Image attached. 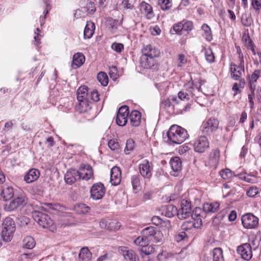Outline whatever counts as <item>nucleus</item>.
Segmentation results:
<instances>
[{
  "mask_svg": "<svg viewBox=\"0 0 261 261\" xmlns=\"http://www.w3.org/2000/svg\"><path fill=\"white\" fill-rule=\"evenodd\" d=\"M168 142L170 144H179L189 137L186 129L177 125H172L167 133Z\"/></svg>",
  "mask_w": 261,
  "mask_h": 261,
  "instance_id": "1",
  "label": "nucleus"
},
{
  "mask_svg": "<svg viewBox=\"0 0 261 261\" xmlns=\"http://www.w3.org/2000/svg\"><path fill=\"white\" fill-rule=\"evenodd\" d=\"M191 216L194 222H193L192 225L195 228H199L202 225V218L205 217V212H204L203 208L197 207L191 213Z\"/></svg>",
  "mask_w": 261,
  "mask_h": 261,
  "instance_id": "14",
  "label": "nucleus"
},
{
  "mask_svg": "<svg viewBox=\"0 0 261 261\" xmlns=\"http://www.w3.org/2000/svg\"><path fill=\"white\" fill-rule=\"evenodd\" d=\"M239 178L249 183H255L257 179L255 176L247 174L246 173H241L239 175Z\"/></svg>",
  "mask_w": 261,
  "mask_h": 261,
  "instance_id": "45",
  "label": "nucleus"
},
{
  "mask_svg": "<svg viewBox=\"0 0 261 261\" xmlns=\"http://www.w3.org/2000/svg\"><path fill=\"white\" fill-rule=\"evenodd\" d=\"M99 226L101 228L115 231L119 229L121 225L116 220L102 219L99 222Z\"/></svg>",
  "mask_w": 261,
  "mask_h": 261,
  "instance_id": "17",
  "label": "nucleus"
},
{
  "mask_svg": "<svg viewBox=\"0 0 261 261\" xmlns=\"http://www.w3.org/2000/svg\"><path fill=\"white\" fill-rule=\"evenodd\" d=\"M121 179V172L119 167H114L111 169L110 182L113 186L119 185Z\"/></svg>",
  "mask_w": 261,
  "mask_h": 261,
  "instance_id": "22",
  "label": "nucleus"
},
{
  "mask_svg": "<svg viewBox=\"0 0 261 261\" xmlns=\"http://www.w3.org/2000/svg\"><path fill=\"white\" fill-rule=\"evenodd\" d=\"M36 242L33 238L31 236H27L23 240V247L25 248L31 249L33 248Z\"/></svg>",
  "mask_w": 261,
  "mask_h": 261,
  "instance_id": "41",
  "label": "nucleus"
},
{
  "mask_svg": "<svg viewBox=\"0 0 261 261\" xmlns=\"http://www.w3.org/2000/svg\"><path fill=\"white\" fill-rule=\"evenodd\" d=\"M140 177L138 175H134L131 177V183L133 189L135 192H138L140 190L141 187Z\"/></svg>",
  "mask_w": 261,
  "mask_h": 261,
  "instance_id": "40",
  "label": "nucleus"
},
{
  "mask_svg": "<svg viewBox=\"0 0 261 261\" xmlns=\"http://www.w3.org/2000/svg\"><path fill=\"white\" fill-rule=\"evenodd\" d=\"M220 158V151L218 149L213 150L209 156V165L212 167H216Z\"/></svg>",
  "mask_w": 261,
  "mask_h": 261,
  "instance_id": "31",
  "label": "nucleus"
},
{
  "mask_svg": "<svg viewBox=\"0 0 261 261\" xmlns=\"http://www.w3.org/2000/svg\"><path fill=\"white\" fill-rule=\"evenodd\" d=\"M170 164L172 170L170 174L174 176H178L181 169V161L180 158L177 156L171 158Z\"/></svg>",
  "mask_w": 261,
  "mask_h": 261,
  "instance_id": "19",
  "label": "nucleus"
},
{
  "mask_svg": "<svg viewBox=\"0 0 261 261\" xmlns=\"http://www.w3.org/2000/svg\"><path fill=\"white\" fill-rule=\"evenodd\" d=\"M142 53L143 55L153 58L158 57L160 55V50L150 44L144 46L142 49Z\"/></svg>",
  "mask_w": 261,
  "mask_h": 261,
  "instance_id": "23",
  "label": "nucleus"
},
{
  "mask_svg": "<svg viewBox=\"0 0 261 261\" xmlns=\"http://www.w3.org/2000/svg\"><path fill=\"white\" fill-rule=\"evenodd\" d=\"M244 70V69L239 66H234L233 67L231 66L230 71H231V78L234 79V80H240L241 76V71Z\"/></svg>",
  "mask_w": 261,
  "mask_h": 261,
  "instance_id": "38",
  "label": "nucleus"
},
{
  "mask_svg": "<svg viewBox=\"0 0 261 261\" xmlns=\"http://www.w3.org/2000/svg\"><path fill=\"white\" fill-rule=\"evenodd\" d=\"M213 261H224L222 250L220 248H215L212 252Z\"/></svg>",
  "mask_w": 261,
  "mask_h": 261,
  "instance_id": "42",
  "label": "nucleus"
},
{
  "mask_svg": "<svg viewBox=\"0 0 261 261\" xmlns=\"http://www.w3.org/2000/svg\"><path fill=\"white\" fill-rule=\"evenodd\" d=\"M79 257L82 261H89L91 259L92 253L87 247H83L80 250Z\"/></svg>",
  "mask_w": 261,
  "mask_h": 261,
  "instance_id": "36",
  "label": "nucleus"
},
{
  "mask_svg": "<svg viewBox=\"0 0 261 261\" xmlns=\"http://www.w3.org/2000/svg\"><path fill=\"white\" fill-rule=\"evenodd\" d=\"M155 58L142 54L140 62L141 66L146 69H155L156 66Z\"/></svg>",
  "mask_w": 261,
  "mask_h": 261,
  "instance_id": "20",
  "label": "nucleus"
},
{
  "mask_svg": "<svg viewBox=\"0 0 261 261\" xmlns=\"http://www.w3.org/2000/svg\"><path fill=\"white\" fill-rule=\"evenodd\" d=\"M78 172L80 179L82 178L86 180L90 179L93 175L92 168L89 165H84L81 166Z\"/></svg>",
  "mask_w": 261,
  "mask_h": 261,
  "instance_id": "21",
  "label": "nucleus"
},
{
  "mask_svg": "<svg viewBox=\"0 0 261 261\" xmlns=\"http://www.w3.org/2000/svg\"><path fill=\"white\" fill-rule=\"evenodd\" d=\"M195 151L202 153L209 147V142L207 138L202 136L197 138L194 144Z\"/></svg>",
  "mask_w": 261,
  "mask_h": 261,
  "instance_id": "16",
  "label": "nucleus"
},
{
  "mask_svg": "<svg viewBox=\"0 0 261 261\" xmlns=\"http://www.w3.org/2000/svg\"><path fill=\"white\" fill-rule=\"evenodd\" d=\"M35 255L33 253H24L20 255L19 261H29L30 259H32Z\"/></svg>",
  "mask_w": 261,
  "mask_h": 261,
  "instance_id": "56",
  "label": "nucleus"
},
{
  "mask_svg": "<svg viewBox=\"0 0 261 261\" xmlns=\"http://www.w3.org/2000/svg\"><path fill=\"white\" fill-rule=\"evenodd\" d=\"M130 125L133 126H138L141 121V114L138 111H133L129 115Z\"/></svg>",
  "mask_w": 261,
  "mask_h": 261,
  "instance_id": "30",
  "label": "nucleus"
},
{
  "mask_svg": "<svg viewBox=\"0 0 261 261\" xmlns=\"http://www.w3.org/2000/svg\"><path fill=\"white\" fill-rule=\"evenodd\" d=\"M241 22L245 27H250L253 23V20L250 14L243 13L241 17Z\"/></svg>",
  "mask_w": 261,
  "mask_h": 261,
  "instance_id": "43",
  "label": "nucleus"
},
{
  "mask_svg": "<svg viewBox=\"0 0 261 261\" xmlns=\"http://www.w3.org/2000/svg\"><path fill=\"white\" fill-rule=\"evenodd\" d=\"M75 210L79 214H86L89 212L90 208L84 203H80L75 207Z\"/></svg>",
  "mask_w": 261,
  "mask_h": 261,
  "instance_id": "44",
  "label": "nucleus"
},
{
  "mask_svg": "<svg viewBox=\"0 0 261 261\" xmlns=\"http://www.w3.org/2000/svg\"><path fill=\"white\" fill-rule=\"evenodd\" d=\"M13 200L16 203V205H17V206L19 207L27 203V198L24 195L21 194L20 195L14 198Z\"/></svg>",
  "mask_w": 261,
  "mask_h": 261,
  "instance_id": "50",
  "label": "nucleus"
},
{
  "mask_svg": "<svg viewBox=\"0 0 261 261\" xmlns=\"http://www.w3.org/2000/svg\"><path fill=\"white\" fill-rule=\"evenodd\" d=\"M40 30L39 28H37L36 31H35V36L34 37L36 45H38L40 44V40H41L42 37V36L40 34Z\"/></svg>",
  "mask_w": 261,
  "mask_h": 261,
  "instance_id": "57",
  "label": "nucleus"
},
{
  "mask_svg": "<svg viewBox=\"0 0 261 261\" xmlns=\"http://www.w3.org/2000/svg\"><path fill=\"white\" fill-rule=\"evenodd\" d=\"M105 193V188L103 185L100 182L94 184L90 190L91 197L96 200L101 199Z\"/></svg>",
  "mask_w": 261,
  "mask_h": 261,
  "instance_id": "12",
  "label": "nucleus"
},
{
  "mask_svg": "<svg viewBox=\"0 0 261 261\" xmlns=\"http://www.w3.org/2000/svg\"><path fill=\"white\" fill-rule=\"evenodd\" d=\"M20 225L21 226H25L30 223V219L27 216H21L18 218Z\"/></svg>",
  "mask_w": 261,
  "mask_h": 261,
  "instance_id": "59",
  "label": "nucleus"
},
{
  "mask_svg": "<svg viewBox=\"0 0 261 261\" xmlns=\"http://www.w3.org/2000/svg\"><path fill=\"white\" fill-rule=\"evenodd\" d=\"M89 96H90L91 99L94 101L96 102L99 100V95L96 90H93L92 91H91Z\"/></svg>",
  "mask_w": 261,
  "mask_h": 261,
  "instance_id": "60",
  "label": "nucleus"
},
{
  "mask_svg": "<svg viewBox=\"0 0 261 261\" xmlns=\"http://www.w3.org/2000/svg\"><path fill=\"white\" fill-rule=\"evenodd\" d=\"M245 81L243 79H241L238 82L235 83L232 87V91L233 92V97H236L237 100L241 99V93L245 86Z\"/></svg>",
  "mask_w": 261,
  "mask_h": 261,
  "instance_id": "24",
  "label": "nucleus"
},
{
  "mask_svg": "<svg viewBox=\"0 0 261 261\" xmlns=\"http://www.w3.org/2000/svg\"><path fill=\"white\" fill-rule=\"evenodd\" d=\"M85 61V57L81 53L75 54L73 56L71 67L76 69L81 67Z\"/></svg>",
  "mask_w": 261,
  "mask_h": 261,
  "instance_id": "28",
  "label": "nucleus"
},
{
  "mask_svg": "<svg viewBox=\"0 0 261 261\" xmlns=\"http://www.w3.org/2000/svg\"><path fill=\"white\" fill-rule=\"evenodd\" d=\"M237 251L242 258L247 261L250 260L252 257V248L248 243H245L239 246Z\"/></svg>",
  "mask_w": 261,
  "mask_h": 261,
  "instance_id": "18",
  "label": "nucleus"
},
{
  "mask_svg": "<svg viewBox=\"0 0 261 261\" xmlns=\"http://www.w3.org/2000/svg\"><path fill=\"white\" fill-rule=\"evenodd\" d=\"M162 214L167 217L171 218L176 215H177V209L173 205H168L163 208Z\"/></svg>",
  "mask_w": 261,
  "mask_h": 261,
  "instance_id": "32",
  "label": "nucleus"
},
{
  "mask_svg": "<svg viewBox=\"0 0 261 261\" xmlns=\"http://www.w3.org/2000/svg\"><path fill=\"white\" fill-rule=\"evenodd\" d=\"M111 48L117 53H121L124 49V46L122 43H113L111 45Z\"/></svg>",
  "mask_w": 261,
  "mask_h": 261,
  "instance_id": "55",
  "label": "nucleus"
},
{
  "mask_svg": "<svg viewBox=\"0 0 261 261\" xmlns=\"http://www.w3.org/2000/svg\"><path fill=\"white\" fill-rule=\"evenodd\" d=\"M34 220L43 228H50L53 224V221L46 214L39 212L34 211L32 213Z\"/></svg>",
  "mask_w": 261,
  "mask_h": 261,
  "instance_id": "5",
  "label": "nucleus"
},
{
  "mask_svg": "<svg viewBox=\"0 0 261 261\" xmlns=\"http://www.w3.org/2000/svg\"><path fill=\"white\" fill-rule=\"evenodd\" d=\"M129 114V108L127 106L121 107L118 112L116 118V123L120 126L125 125L127 122Z\"/></svg>",
  "mask_w": 261,
  "mask_h": 261,
  "instance_id": "10",
  "label": "nucleus"
},
{
  "mask_svg": "<svg viewBox=\"0 0 261 261\" xmlns=\"http://www.w3.org/2000/svg\"><path fill=\"white\" fill-rule=\"evenodd\" d=\"M219 206L220 204L218 202H206L203 205V210L205 214H212L218 211Z\"/></svg>",
  "mask_w": 261,
  "mask_h": 261,
  "instance_id": "29",
  "label": "nucleus"
},
{
  "mask_svg": "<svg viewBox=\"0 0 261 261\" xmlns=\"http://www.w3.org/2000/svg\"><path fill=\"white\" fill-rule=\"evenodd\" d=\"M218 126L219 121L218 119L211 117L202 123L201 130L204 135H210L217 130Z\"/></svg>",
  "mask_w": 261,
  "mask_h": 261,
  "instance_id": "8",
  "label": "nucleus"
},
{
  "mask_svg": "<svg viewBox=\"0 0 261 261\" xmlns=\"http://www.w3.org/2000/svg\"><path fill=\"white\" fill-rule=\"evenodd\" d=\"M78 101L79 104L76 106V108L80 113H84L87 112L91 109L88 99H84L82 101Z\"/></svg>",
  "mask_w": 261,
  "mask_h": 261,
  "instance_id": "39",
  "label": "nucleus"
},
{
  "mask_svg": "<svg viewBox=\"0 0 261 261\" xmlns=\"http://www.w3.org/2000/svg\"><path fill=\"white\" fill-rule=\"evenodd\" d=\"M76 94L78 101L88 99L89 95L88 93V87L86 86L80 87L77 91Z\"/></svg>",
  "mask_w": 261,
  "mask_h": 261,
  "instance_id": "33",
  "label": "nucleus"
},
{
  "mask_svg": "<svg viewBox=\"0 0 261 261\" xmlns=\"http://www.w3.org/2000/svg\"><path fill=\"white\" fill-rule=\"evenodd\" d=\"M168 257V253L166 251H162L157 256V258L159 261H166Z\"/></svg>",
  "mask_w": 261,
  "mask_h": 261,
  "instance_id": "63",
  "label": "nucleus"
},
{
  "mask_svg": "<svg viewBox=\"0 0 261 261\" xmlns=\"http://www.w3.org/2000/svg\"><path fill=\"white\" fill-rule=\"evenodd\" d=\"M170 99L172 103V107L174 110V113L176 114L182 113L190 109L189 105H184L182 102L174 95L170 96Z\"/></svg>",
  "mask_w": 261,
  "mask_h": 261,
  "instance_id": "15",
  "label": "nucleus"
},
{
  "mask_svg": "<svg viewBox=\"0 0 261 261\" xmlns=\"http://www.w3.org/2000/svg\"><path fill=\"white\" fill-rule=\"evenodd\" d=\"M178 67H182L183 65L186 64V63H187V59H186L185 55L182 54L179 55L178 58Z\"/></svg>",
  "mask_w": 261,
  "mask_h": 261,
  "instance_id": "62",
  "label": "nucleus"
},
{
  "mask_svg": "<svg viewBox=\"0 0 261 261\" xmlns=\"http://www.w3.org/2000/svg\"><path fill=\"white\" fill-rule=\"evenodd\" d=\"M84 9L86 10L89 14H93L96 10L94 3L91 1L87 2L86 7Z\"/></svg>",
  "mask_w": 261,
  "mask_h": 261,
  "instance_id": "52",
  "label": "nucleus"
},
{
  "mask_svg": "<svg viewBox=\"0 0 261 261\" xmlns=\"http://www.w3.org/2000/svg\"><path fill=\"white\" fill-rule=\"evenodd\" d=\"M95 30L94 24L91 22H87L84 31V37L85 39H90L93 35Z\"/></svg>",
  "mask_w": 261,
  "mask_h": 261,
  "instance_id": "34",
  "label": "nucleus"
},
{
  "mask_svg": "<svg viewBox=\"0 0 261 261\" xmlns=\"http://www.w3.org/2000/svg\"><path fill=\"white\" fill-rule=\"evenodd\" d=\"M158 5L163 11L168 10L172 7V0H158Z\"/></svg>",
  "mask_w": 261,
  "mask_h": 261,
  "instance_id": "46",
  "label": "nucleus"
},
{
  "mask_svg": "<svg viewBox=\"0 0 261 261\" xmlns=\"http://www.w3.org/2000/svg\"><path fill=\"white\" fill-rule=\"evenodd\" d=\"M258 218L253 214L249 213L241 217L242 224L246 229H255L258 226Z\"/></svg>",
  "mask_w": 261,
  "mask_h": 261,
  "instance_id": "7",
  "label": "nucleus"
},
{
  "mask_svg": "<svg viewBox=\"0 0 261 261\" xmlns=\"http://www.w3.org/2000/svg\"><path fill=\"white\" fill-rule=\"evenodd\" d=\"M140 6L142 13L144 14L147 19H151L154 17V15L152 7L150 4L145 2H142L140 4Z\"/></svg>",
  "mask_w": 261,
  "mask_h": 261,
  "instance_id": "27",
  "label": "nucleus"
},
{
  "mask_svg": "<svg viewBox=\"0 0 261 261\" xmlns=\"http://www.w3.org/2000/svg\"><path fill=\"white\" fill-rule=\"evenodd\" d=\"M142 234L149 242H162L163 239L162 232L154 227H147L142 231Z\"/></svg>",
  "mask_w": 261,
  "mask_h": 261,
  "instance_id": "3",
  "label": "nucleus"
},
{
  "mask_svg": "<svg viewBox=\"0 0 261 261\" xmlns=\"http://www.w3.org/2000/svg\"><path fill=\"white\" fill-rule=\"evenodd\" d=\"M13 195L14 191L11 187L7 186L3 188L1 196L5 201L11 199L13 197Z\"/></svg>",
  "mask_w": 261,
  "mask_h": 261,
  "instance_id": "35",
  "label": "nucleus"
},
{
  "mask_svg": "<svg viewBox=\"0 0 261 261\" xmlns=\"http://www.w3.org/2000/svg\"><path fill=\"white\" fill-rule=\"evenodd\" d=\"M108 146L112 150H117L119 148V145L115 139H111L108 142Z\"/></svg>",
  "mask_w": 261,
  "mask_h": 261,
  "instance_id": "54",
  "label": "nucleus"
},
{
  "mask_svg": "<svg viewBox=\"0 0 261 261\" xmlns=\"http://www.w3.org/2000/svg\"><path fill=\"white\" fill-rule=\"evenodd\" d=\"M201 29L203 32L202 36L206 41H211L213 40V35L210 27L206 24H203L201 27Z\"/></svg>",
  "mask_w": 261,
  "mask_h": 261,
  "instance_id": "37",
  "label": "nucleus"
},
{
  "mask_svg": "<svg viewBox=\"0 0 261 261\" xmlns=\"http://www.w3.org/2000/svg\"><path fill=\"white\" fill-rule=\"evenodd\" d=\"M120 6L125 9H132L133 8V5L129 3L128 0H123L120 5Z\"/></svg>",
  "mask_w": 261,
  "mask_h": 261,
  "instance_id": "64",
  "label": "nucleus"
},
{
  "mask_svg": "<svg viewBox=\"0 0 261 261\" xmlns=\"http://www.w3.org/2000/svg\"><path fill=\"white\" fill-rule=\"evenodd\" d=\"M18 207L14 200H11L9 204L6 205V209L9 211H12Z\"/></svg>",
  "mask_w": 261,
  "mask_h": 261,
  "instance_id": "61",
  "label": "nucleus"
},
{
  "mask_svg": "<svg viewBox=\"0 0 261 261\" xmlns=\"http://www.w3.org/2000/svg\"><path fill=\"white\" fill-rule=\"evenodd\" d=\"M78 179H80L79 172L75 169L70 170L65 174V181L68 184L74 183Z\"/></svg>",
  "mask_w": 261,
  "mask_h": 261,
  "instance_id": "26",
  "label": "nucleus"
},
{
  "mask_svg": "<svg viewBox=\"0 0 261 261\" xmlns=\"http://www.w3.org/2000/svg\"><path fill=\"white\" fill-rule=\"evenodd\" d=\"M135 148V142L132 139H128L126 141L124 152L126 154H129L130 151L133 150Z\"/></svg>",
  "mask_w": 261,
  "mask_h": 261,
  "instance_id": "51",
  "label": "nucleus"
},
{
  "mask_svg": "<svg viewBox=\"0 0 261 261\" xmlns=\"http://www.w3.org/2000/svg\"><path fill=\"white\" fill-rule=\"evenodd\" d=\"M97 78L98 81L102 86H106L108 85L109 79L108 75L105 72H100L98 73Z\"/></svg>",
  "mask_w": 261,
  "mask_h": 261,
  "instance_id": "47",
  "label": "nucleus"
},
{
  "mask_svg": "<svg viewBox=\"0 0 261 261\" xmlns=\"http://www.w3.org/2000/svg\"><path fill=\"white\" fill-rule=\"evenodd\" d=\"M258 193L257 188L251 187L247 191V195L250 197H253Z\"/></svg>",
  "mask_w": 261,
  "mask_h": 261,
  "instance_id": "58",
  "label": "nucleus"
},
{
  "mask_svg": "<svg viewBox=\"0 0 261 261\" xmlns=\"http://www.w3.org/2000/svg\"><path fill=\"white\" fill-rule=\"evenodd\" d=\"M155 245H148V244L142 248L140 251L142 253L145 255H149L154 253L155 251Z\"/></svg>",
  "mask_w": 261,
  "mask_h": 261,
  "instance_id": "49",
  "label": "nucleus"
},
{
  "mask_svg": "<svg viewBox=\"0 0 261 261\" xmlns=\"http://www.w3.org/2000/svg\"><path fill=\"white\" fill-rule=\"evenodd\" d=\"M134 243L136 245L142 247V248L146 246L149 243L148 240L144 236L138 237L134 240Z\"/></svg>",
  "mask_w": 261,
  "mask_h": 261,
  "instance_id": "48",
  "label": "nucleus"
},
{
  "mask_svg": "<svg viewBox=\"0 0 261 261\" xmlns=\"http://www.w3.org/2000/svg\"><path fill=\"white\" fill-rule=\"evenodd\" d=\"M188 87L190 89L188 90V92H184L183 91H179L178 93V98L181 101L185 99L187 100H194L198 103V97L201 94L199 89H194L191 86V84L189 83Z\"/></svg>",
  "mask_w": 261,
  "mask_h": 261,
  "instance_id": "4",
  "label": "nucleus"
},
{
  "mask_svg": "<svg viewBox=\"0 0 261 261\" xmlns=\"http://www.w3.org/2000/svg\"><path fill=\"white\" fill-rule=\"evenodd\" d=\"M40 176V171L35 168L30 169L24 175V180L28 184L36 180Z\"/></svg>",
  "mask_w": 261,
  "mask_h": 261,
  "instance_id": "25",
  "label": "nucleus"
},
{
  "mask_svg": "<svg viewBox=\"0 0 261 261\" xmlns=\"http://www.w3.org/2000/svg\"><path fill=\"white\" fill-rule=\"evenodd\" d=\"M15 224L12 219L7 217L5 219L3 222V229L2 231V237L5 242H10L15 231Z\"/></svg>",
  "mask_w": 261,
  "mask_h": 261,
  "instance_id": "2",
  "label": "nucleus"
},
{
  "mask_svg": "<svg viewBox=\"0 0 261 261\" xmlns=\"http://www.w3.org/2000/svg\"><path fill=\"white\" fill-rule=\"evenodd\" d=\"M119 253L123 257L124 261H139V257L133 249L127 247L120 246L118 248Z\"/></svg>",
  "mask_w": 261,
  "mask_h": 261,
  "instance_id": "9",
  "label": "nucleus"
},
{
  "mask_svg": "<svg viewBox=\"0 0 261 261\" xmlns=\"http://www.w3.org/2000/svg\"><path fill=\"white\" fill-rule=\"evenodd\" d=\"M191 215V202L184 199L181 201L180 208L177 211V216L180 219H184L190 217Z\"/></svg>",
  "mask_w": 261,
  "mask_h": 261,
  "instance_id": "11",
  "label": "nucleus"
},
{
  "mask_svg": "<svg viewBox=\"0 0 261 261\" xmlns=\"http://www.w3.org/2000/svg\"><path fill=\"white\" fill-rule=\"evenodd\" d=\"M140 174L146 179H149L152 176V166L148 160H145L139 165Z\"/></svg>",
  "mask_w": 261,
  "mask_h": 261,
  "instance_id": "13",
  "label": "nucleus"
},
{
  "mask_svg": "<svg viewBox=\"0 0 261 261\" xmlns=\"http://www.w3.org/2000/svg\"><path fill=\"white\" fill-rule=\"evenodd\" d=\"M193 23L192 21L184 19L181 21L174 24L171 32H174L175 34L181 35L183 32L188 34L193 29Z\"/></svg>",
  "mask_w": 261,
  "mask_h": 261,
  "instance_id": "6",
  "label": "nucleus"
},
{
  "mask_svg": "<svg viewBox=\"0 0 261 261\" xmlns=\"http://www.w3.org/2000/svg\"><path fill=\"white\" fill-rule=\"evenodd\" d=\"M205 59L208 62L212 63L214 61L215 57L212 50L211 48L205 49Z\"/></svg>",
  "mask_w": 261,
  "mask_h": 261,
  "instance_id": "53",
  "label": "nucleus"
}]
</instances>
